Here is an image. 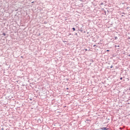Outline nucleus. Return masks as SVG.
<instances>
[{
    "label": "nucleus",
    "instance_id": "1",
    "mask_svg": "<svg viewBox=\"0 0 130 130\" xmlns=\"http://www.w3.org/2000/svg\"><path fill=\"white\" fill-rule=\"evenodd\" d=\"M101 129H102V130H107V129H108V128H106V127H104L102 128Z\"/></svg>",
    "mask_w": 130,
    "mask_h": 130
},
{
    "label": "nucleus",
    "instance_id": "2",
    "mask_svg": "<svg viewBox=\"0 0 130 130\" xmlns=\"http://www.w3.org/2000/svg\"><path fill=\"white\" fill-rule=\"evenodd\" d=\"M72 29H73V31H76V28L75 27H73Z\"/></svg>",
    "mask_w": 130,
    "mask_h": 130
},
{
    "label": "nucleus",
    "instance_id": "3",
    "mask_svg": "<svg viewBox=\"0 0 130 130\" xmlns=\"http://www.w3.org/2000/svg\"><path fill=\"white\" fill-rule=\"evenodd\" d=\"M3 35H4V36H6V34L3 33Z\"/></svg>",
    "mask_w": 130,
    "mask_h": 130
},
{
    "label": "nucleus",
    "instance_id": "4",
    "mask_svg": "<svg viewBox=\"0 0 130 130\" xmlns=\"http://www.w3.org/2000/svg\"><path fill=\"white\" fill-rule=\"evenodd\" d=\"M115 47H119V45H118V46L115 45Z\"/></svg>",
    "mask_w": 130,
    "mask_h": 130
},
{
    "label": "nucleus",
    "instance_id": "5",
    "mask_svg": "<svg viewBox=\"0 0 130 130\" xmlns=\"http://www.w3.org/2000/svg\"><path fill=\"white\" fill-rule=\"evenodd\" d=\"M101 6H102L103 5V3H101Z\"/></svg>",
    "mask_w": 130,
    "mask_h": 130
},
{
    "label": "nucleus",
    "instance_id": "6",
    "mask_svg": "<svg viewBox=\"0 0 130 130\" xmlns=\"http://www.w3.org/2000/svg\"><path fill=\"white\" fill-rule=\"evenodd\" d=\"M115 39H117V37H115Z\"/></svg>",
    "mask_w": 130,
    "mask_h": 130
},
{
    "label": "nucleus",
    "instance_id": "7",
    "mask_svg": "<svg viewBox=\"0 0 130 130\" xmlns=\"http://www.w3.org/2000/svg\"><path fill=\"white\" fill-rule=\"evenodd\" d=\"M120 80H122V77H121V78H120Z\"/></svg>",
    "mask_w": 130,
    "mask_h": 130
},
{
    "label": "nucleus",
    "instance_id": "8",
    "mask_svg": "<svg viewBox=\"0 0 130 130\" xmlns=\"http://www.w3.org/2000/svg\"><path fill=\"white\" fill-rule=\"evenodd\" d=\"M95 46H96V45H93V47H95Z\"/></svg>",
    "mask_w": 130,
    "mask_h": 130
},
{
    "label": "nucleus",
    "instance_id": "9",
    "mask_svg": "<svg viewBox=\"0 0 130 130\" xmlns=\"http://www.w3.org/2000/svg\"><path fill=\"white\" fill-rule=\"evenodd\" d=\"M110 68H111V69H112L113 67H112V66H111Z\"/></svg>",
    "mask_w": 130,
    "mask_h": 130
},
{
    "label": "nucleus",
    "instance_id": "10",
    "mask_svg": "<svg viewBox=\"0 0 130 130\" xmlns=\"http://www.w3.org/2000/svg\"><path fill=\"white\" fill-rule=\"evenodd\" d=\"M107 51H108V52L109 51V50H107Z\"/></svg>",
    "mask_w": 130,
    "mask_h": 130
},
{
    "label": "nucleus",
    "instance_id": "11",
    "mask_svg": "<svg viewBox=\"0 0 130 130\" xmlns=\"http://www.w3.org/2000/svg\"><path fill=\"white\" fill-rule=\"evenodd\" d=\"M67 90H69V88H67Z\"/></svg>",
    "mask_w": 130,
    "mask_h": 130
},
{
    "label": "nucleus",
    "instance_id": "12",
    "mask_svg": "<svg viewBox=\"0 0 130 130\" xmlns=\"http://www.w3.org/2000/svg\"><path fill=\"white\" fill-rule=\"evenodd\" d=\"M2 130H4V128H2Z\"/></svg>",
    "mask_w": 130,
    "mask_h": 130
},
{
    "label": "nucleus",
    "instance_id": "13",
    "mask_svg": "<svg viewBox=\"0 0 130 130\" xmlns=\"http://www.w3.org/2000/svg\"><path fill=\"white\" fill-rule=\"evenodd\" d=\"M80 1H81V2H82V0H80Z\"/></svg>",
    "mask_w": 130,
    "mask_h": 130
},
{
    "label": "nucleus",
    "instance_id": "14",
    "mask_svg": "<svg viewBox=\"0 0 130 130\" xmlns=\"http://www.w3.org/2000/svg\"><path fill=\"white\" fill-rule=\"evenodd\" d=\"M86 51H87V49H85Z\"/></svg>",
    "mask_w": 130,
    "mask_h": 130
},
{
    "label": "nucleus",
    "instance_id": "15",
    "mask_svg": "<svg viewBox=\"0 0 130 130\" xmlns=\"http://www.w3.org/2000/svg\"><path fill=\"white\" fill-rule=\"evenodd\" d=\"M129 56H130V54L129 55Z\"/></svg>",
    "mask_w": 130,
    "mask_h": 130
},
{
    "label": "nucleus",
    "instance_id": "16",
    "mask_svg": "<svg viewBox=\"0 0 130 130\" xmlns=\"http://www.w3.org/2000/svg\"><path fill=\"white\" fill-rule=\"evenodd\" d=\"M22 130H24V129H22Z\"/></svg>",
    "mask_w": 130,
    "mask_h": 130
}]
</instances>
